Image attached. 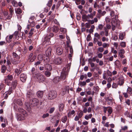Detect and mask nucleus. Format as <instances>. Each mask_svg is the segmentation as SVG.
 Segmentation results:
<instances>
[{"label": "nucleus", "instance_id": "obj_1", "mask_svg": "<svg viewBox=\"0 0 132 132\" xmlns=\"http://www.w3.org/2000/svg\"><path fill=\"white\" fill-rule=\"evenodd\" d=\"M13 107L14 109L16 111L19 112L22 114L18 113L16 114V117L17 120L18 121H21L25 120V117L27 116L26 111L22 108H18L16 105H15Z\"/></svg>", "mask_w": 132, "mask_h": 132}, {"label": "nucleus", "instance_id": "obj_2", "mask_svg": "<svg viewBox=\"0 0 132 132\" xmlns=\"http://www.w3.org/2000/svg\"><path fill=\"white\" fill-rule=\"evenodd\" d=\"M36 75V78L40 82L43 81L45 80V76L40 73H37Z\"/></svg>", "mask_w": 132, "mask_h": 132}, {"label": "nucleus", "instance_id": "obj_3", "mask_svg": "<svg viewBox=\"0 0 132 132\" xmlns=\"http://www.w3.org/2000/svg\"><path fill=\"white\" fill-rule=\"evenodd\" d=\"M57 96L56 91H50L48 95V98L49 100L53 99Z\"/></svg>", "mask_w": 132, "mask_h": 132}, {"label": "nucleus", "instance_id": "obj_4", "mask_svg": "<svg viewBox=\"0 0 132 132\" xmlns=\"http://www.w3.org/2000/svg\"><path fill=\"white\" fill-rule=\"evenodd\" d=\"M65 69V68H63L61 73V78L63 80H64L68 75L69 72L67 71Z\"/></svg>", "mask_w": 132, "mask_h": 132}, {"label": "nucleus", "instance_id": "obj_5", "mask_svg": "<svg viewBox=\"0 0 132 132\" xmlns=\"http://www.w3.org/2000/svg\"><path fill=\"white\" fill-rule=\"evenodd\" d=\"M17 84V80H13L12 83L11 87L10 88V91L14 90Z\"/></svg>", "mask_w": 132, "mask_h": 132}, {"label": "nucleus", "instance_id": "obj_6", "mask_svg": "<svg viewBox=\"0 0 132 132\" xmlns=\"http://www.w3.org/2000/svg\"><path fill=\"white\" fill-rule=\"evenodd\" d=\"M62 62V59L60 57H58L54 59L53 62L54 63L57 65L61 64Z\"/></svg>", "mask_w": 132, "mask_h": 132}, {"label": "nucleus", "instance_id": "obj_7", "mask_svg": "<svg viewBox=\"0 0 132 132\" xmlns=\"http://www.w3.org/2000/svg\"><path fill=\"white\" fill-rule=\"evenodd\" d=\"M125 51L123 49H121L119 52V56L120 57L121 59H122L125 57V56L124 55V54L125 53Z\"/></svg>", "mask_w": 132, "mask_h": 132}, {"label": "nucleus", "instance_id": "obj_8", "mask_svg": "<svg viewBox=\"0 0 132 132\" xmlns=\"http://www.w3.org/2000/svg\"><path fill=\"white\" fill-rule=\"evenodd\" d=\"M118 84L120 86L122 85L124 83V78L123 75H121L119 78Z\"/></svg>", "mask_w": 132, "mask_h": 132}, {"label": "nucleus", "instance_id": "obj_9", "mask_svg": "<svg viewBox=\"0 0 132 132\" xmlns=\"http://www.w3.org/2000/svg\"><path fill=\"white\" fill-rule=\"evenodd\" d=\"M32 102L31 104L33 106H36L38 104V100L36 98H33L31 101Z\"/></svg>", "mask_w": 132, "mask_h": 132}, {"label": "nucleus", "instance_id": "obj_10", "mask_svg": "<svg viewBox=\"0 0 132 132\" xmlns=\"http://www.w3.org/2000/svg\"><path fill=\"white\" fill-rule=\"evenodd\" d=\"M26 76L24 73L21 74L20 76V79L23 82H25L26 79Z\"/></svg>", "mask_w": 132, "mask_h": 132}, {"label": "nucleus", "instance_id": "obj_11", "mask_svg": "<svg viewBox=\"0 0 132 132\" xmlns=\"http://www.w3.org/2000/svg\"><path fill=\"white\" fill-rule=\"evenodd\" d=\"M52 49L50 47H48L45 52V55L47 56H51Z\"/></svg>", "mask_w": 132, "mask_h": 132}, {"label": "nucleus", "instance_id": "obj_12", "mask_svg": "<svg viewBox=\"0 0 132 132\" xmlns=\"http://www.w3.org/2000/svg\"><path fill=\"white\" fill-rule=\"evenodd\" d=\"M44 69L46 70L51 71L52 69V68L50 64H46L45 65Z\"/></svg>", "mask_w": 132, "mask_h": 132}, {"label": "nucleus", "instance_id": "obj_13", "mask_svg": "<svg viewBox=\"0 0 132 132\" xmlns=\"http://www.w3.org/2000/svg\"><path fill=\"white\" fill-rule=\"evenodd\" d=\"M56 52L59 55H61L63 52L62 49L60 47H58L56 49Z\"/></svg>", "mask_w": 132, "mask_h": 132}, {"label": "nucleus", "instance_id": "obj_14", "mask_svg": "<svg viewBox=\"0 0 132 132\" xmlns=\"http://www.w3.org/2000/svg\"><path fill=\"white\" fill-rule=\"evenodd\" d=\"M13 37V35L7 36L6 38V40L7 42L10 43L11 41V39Z\"/></svg>", "mask_w": 132, "mask_h": 132}, {"label": "nucleus", "instance_id": "obj_15", "mask_svg": "<svg viewBox=\"0 0 132 132\" xmlns=\"http://www.w3.org/2000/svg\"><path fill=\"white\" fill-rule=\"evenodd\" d=\"M59 27L58 26H53L52 27V31L55 33H57L59 30Z\"/></svg>", "mask_w": 132, "mask_h": 132}, {"label": "nucleus", "instance_id": "obj_16", "mask_svg": "<svg viewBox=\"0 0 132 132\" xmlns=\"http://www.w3.org/2000/svg\"><path fill=\"white\" fill-rule=\"evenodd\" d=\"M110 15L111 17L114 16L115 19L116 20L118 18L117 15L115 14L114 12L113 11H111Z\"/></svg>", "mask_w": 132, "mask_h": 132}, {"label": "nucleus", "instance_id": "obj_17", "mask_svg": "<svg viewBox=\"0 0 132 132\" xmlns=\"http://www.w3.org/2000/svg\"><path fill=\"white\" fill-rule=\"evenodd\" d=\"M22 70L21 68H20L19 69H16L15 70V72L18 75L21 72Z\"/></svg>", "mask_w": 132, "mask_h": 132}, {"label": "nucleus", "instance_id": "obj_18", "mask_svg": "<svg viewBox=\"0 0 132 132\" xmlns=\"http://www.w3.org/2000/svg\"><path fill=\"white\" fill-rule=\"evenodd\" d=\"M43 91H37V96L39 97L40 98H42L43 95Z\"/></svg>", "mask_w": 132, "mask_h": 132}, {"label": "nucleus", "instance_id": "obj_19", "mask_svg": "<svg viewBox=\"0 0 132 132\" xmlns=\"http://www.w3.org/2000/svg\"><path fill=\"white\" fill-rule=\"evenodd\" d=\"M64 105L63 103L60 104L59 106V110L60 111H62L64 109Z\"/></svg>", "mask_w": 132, "mask_h": 132}, {"label": "nucleus", "instance_id": "obj_20", "mask_svg": "<svg viewBox=\"0 0 132 132\" xmlns=\"http://www.w3.org/2000/svg\"><path fill=\"white\" fill-rule=\"evenodd\" d=\"M20 61L19 60H16L15 59H13L11 60L12 63L14 64H18L20 62Z\"/></svg>", "mask_w": 132, "mask_h": 132}, {"label": "nucleus", "instance_id": "obj_21", "mask_svg": "<svg viewBox=\"0 0 132 132\" xmlns=\"http://www.w3.org/2000/svg\"><path fill=\"white\" fill-rule=\"evenodd\" d=\"M27 96L29 98L33 97L34 95V93H32L30 91H28L27 93Z\"/></svg>", "mask_w": 132, "mask_h": 132}, {"label": "nucleus", "instance_id": "obj_22", "mask_svg": "<svg viewBox=\"0 0 132 132\" xmlns=\"http://www.w3.org/2000/svg\"><path fill=\"white\" fill-rule=\"evenodd\" d=\"M82 19L83 21H88V19H89L87 16V15H86L85 14L83 15H82Z\"/></svg>", "mask_w": 132, "mask_h": 132}, {"label": "nucleus", "instance_id": "obj_23", "mask_svg": "<svg viewBox=\"0 0 132 132\" xmlns=\"http://www.w3.org/2000/svg\"><path fill=\"white\" fill-rule=\"evenodd\" d=\"M13 35V36H14L15 37V38L16 39H18L19 38V32L18 31H15L14 32Z\"/></svg>", "mask_w": 132, "mask_h": 132}, {"label": "nucleus", "instance_id": "obj_24", "mask_svg": "<svg viewBox=\"0 0 132 132\" xmlns=\"http://www.w3.org/2000/svg\"><path fill=\"white\" fill-rule=\"evenodd\" d=\"M15 13L18 14H20L22 13V10L21 9L18 8L15 9Z\"/></svg>", "mask_w": 132, "mask_h": 132}, {"label": "nucleus", "instance_id": "obj_25", "mask_svg": "<svg viewBox=\"0 0 132 132\" xmlns=\"http://www.w3.org/2000/svg\"><path fill=\"white\" fill-rule=\"evenodd\" d=\"M119 24H117V23L116 24L115 23H112V30L113 31H114L115 29V28L116 26L118 27L119 26Z\"/></svg>", "mask_w": 132, "mask_h": 132}, {"label": "nucleus", "instance_id": "obj_26", "mask_svg": "<svg viewBox=\"0 0 132 132\" xmlns=\"http://www.w3.org/2000/svg\"><path fill=\"white\" fill-rule=\"evenodd\" d=\"M12 4L14 7H16L18 6V2L15 1L13 0L12 2Z\"/></svg>", "mask_w": 132, "mask_h": 132}, {"label": "nucleus", "instance_id": "obj_27", "mask_svg": "<svg viewBox=\"0 0 132 132\" xmlns=\"http://www.w3.org/2000/svg\"><path fill=\"white\" fill-rule=\"evenodd\" d=\"M6 66L4 65H2L1 68V72L4 73L5 72L6 70Z\"/></svg>", "mask_w": 132, "mask_h": 132}, {"label": "nucleus", "instance_id": "obj_28", "mask_svg": "<svg viewBox=\"0 0 132 132\" xmlns=\"http://www.w3.org/2000/svg\"><path fill=\"white\" fill-rule=\"evenodd\" d=\"M50 71L46 70L45 72V75L47 77H49L51 75V73L49 71Z\"/></svg>", "mask_w": 132, "mask_h": 132}, {"label": "nucleus", "instance_id": "obj_29", "mask_svg": "<svg viewBox=\"0 0 132 132\" xmlns=\"http://www.w3.org/2000/svg\"><path fill=\"white\" fill-rule=\"evenodd\" d=\"M92 114H90L88 115H85L84 118L88 120L89 119H90L92 117Z\"/></svg>", "mask_w": 132, "mask_h": 132}, {"label": "nucleus", "instance_id": "obj_30", "mask_svg": "<svg viewBox=\"0 0 132 132\" xmlns=\"http://www.w3.org/2000/svg\"><path fill=\"white\" fill-rule=\"evenodd\" d=\"M59 81V78L58 77L54 78L53 80V82L55 83H57Z\"/></svg>", "mask_w": 132, "mask_h": 132}, {"label": "nucleus", "instance_id": "obj_31", "mask_svg": "<svg viewBox=\"0 0 132 132\" xmlns=\"http://www.w3.org/2000/svg\"><path fill=\"white\" fill-rule=\"evenodd\" d=\"M71 65V64L69 63L67 65V66L66 67H64V68H65V70L67 71V72H69V69H70V67Z\"/></svg>", "mask_w": 132, "mask_h": 132}, {"label": "nucleus", "instance_id": "obj_32", "mask_svg": "<svg viewBox=\"0 0 132 132\" xmlns=\"http://www.w3.org/2000/svg\"><path fill=\"white\" fill-rule=\"evenodd\" d=\"M98 12H100V14H101L102 16H104L106 13V12L105 11H102V10L99 9L98 10Z\"/></svg>", "mask_w": 132, "mask_h": 132}, {"label": "nucleus", "instance_id": "obj_33", "mask_svg": "<svg viewBox=\"0 0 132 132\" xmlns=\"http://www.w3.org/2000/svg\"><path fill=\"white\" fill-rule=\"evenodd\" d=\"M132 93V91H129V93H123V95H124V96L126 98H127L128 97L129 94Z\"/></svg>", "mask_w": 132, "mask_h": 132}, {"label": "nucleus", "instance_id": "obj_34", "mask_svg": "<svg viewBox=\"0 0 132 132\" xmlns=\"http://www.w3.org/2000/svg\"><path fill=\"white\" fill-rule=\"evenodd\" d=\"M15 102L19 105L21 106L22 105V102L20 100L18 99Z\"/></svg>", "mask_w": 132, "mask_h": 132}, {"label": "nucleus", "instance_id": "obj_35", "mask_svg": "<svg viewBox=\"0 0 132 132\" xmlns=\"http://www.w3.org/2000/svg\"><path fill=\"white\" fill-rule=\"evenodd\" d=\"M67 119V116H65L63 117L61 119L63 123H65Z\"/></svg>", "mask_w": 132, "mask_h": 132}, {"label": "nucleus", "instance_id": "obj_36", "mask_svg": "<svg viewBox=\"0 0 132 132\" xmlns=\"http://www.w3.org/2000/svg\"><path fill=\"white\" fill-rule=\"evenodd\" d=\"M64 89L65 91H69V89H70L71 91H72L73 90V89L72 88H70L69 86H65Z\"/></svg>", "mask_w": 132, "mask_h": 132}, {"label": "nucleus", "instance_id": "obj_37", "mask_svg": "<svg viewBox=\"0 0 132 132\" xmlns=\"http://www.w3.org/2000/svg\"><path fill=\"white\" fill-rule=\"evenodd\" d=\"M128 128V127L127 126L122 127H121V129L120 130V131H125Z\"/></svg>", "mask_w": 132, "mask_h": 132}, {"label": "nucleus", "instance_id": "obj_38", "mask_svg": "<svg viewBox=\"0 0 132 132\" xmlns=\"http://www.w3.org/2000/svg\"><path fill=\"white\" fill-rule=\"evenodd\" d=\"M52 0H49L47 4V5L49 7H51L52 4Z\"/></svg>", "mask_w": 132, "mask_h": 132}, {"label": "nucleus", "instance_id": "obj_39", "mask_svg": "<svg viewBox=\"0 0 132 132\" xmlns=\"http://www.w3.org/2000/svg\"><path fill=\"white\" fill-rule=\"evenodd\" d=\"M119 38L121 40L123 39L124 35L122 33H121L119 34Z\"/></svg>", "mask_w": 132, "mask_h": 132}, {"label": "nucleus", "instance_id": "obj_40", "mask_svg": "<svg viewBox=\"0 0 132 132\" xmlns=\"http://www.w3.org/2000/svg\"><path fill=\"white\" fill-rule=\"evenodd\" d=\"M5 83L7 84V85H10V82L9 81V80L7 78H6L5 79Z\"/></svg>", "mask_w": 132, "mask_h": 132}, {"label": "nucleus", "instance_id": "obj_41", "mask_svg": "<svg viewBox=\"0 0 132 132\" xmlns=\"http://www.w3.org/2000/svg\"><path fill=\"white\" fill-rule=\"evenodd\" d=\"M83 112L81 110H80V112L78 114V116L80 118L82 117V116L83 115Z\"/></svg>", "mask_w": 132, "mask_h": 132}, {"label": "nucleus", "instance_id": "obj_42", "mask_svg": "<svg viewBox=\"0 0 132 132\" xmlns=\"http://www.w3.org/2000/svg\"><path fill=\"white\" fill-rule=\"evenodd\" d=\"M8 79L11 81L13 79V77L12 75H9L7 76V78Z\"/></svg>", "mask_w": 132, "mask_h": 132}, {"label": "nucleus", "instance_id": "obj_43", "mask_svg": "<svg viewBox=\"0 0 132 132\" xmlns=\"http://www.w3.org/2000/svg\"><path fill=\"white\" fill-rule=\"evenodd\" d=\"M108 108L109 109L108 110V112L109 114H110L112 112V108L110 107H108Z\"/></svg>", "mask_w": 132, "mask_h": 132}, {"label": "nucleus", "instance_id": "obj_44", "mask_svg": "<svg viewBox=\"0 0 132 132\" xmlns=\"http://www.w3.org/2000/svg\"><path fill=\"white\" fill-rule=\"evenodd\" d=\"M94 36L95 37L97 38L98 39H100V35L97 33H96L94 34Z\"/></svg>", "mask_w": 132, "mask_h": 132}, {"label": "nucleus", "instance_id": "obj_45", "mask_svg": "<svg viewBox=\"0 0 132 132\" xmlns=\"http://www.w3.org/2000/svg\"><path fill=\"white\" fill-rule=\"evenodd\" d=\"M120 45L122 47H125L126 46V43L125 42H122L120 43Z\"/></svg>", "mask_w": 132, "mask_h": 132}, {"label": "nucleus", "instance_id": "obj_46", "mask_svg": "<svg viewBox=\"0 0 132 132\" xmlns=\"http://www.w3.org/2000/svg\"><path fill=\"white\" fill-rule=\"evenodd\" d=\"M8 92L6 91L3 94V95L4 96V98L5 99H7L8 97Z\"/></svg>", "mask_w": 132, "mask_h": 132}, {"label": "nucleus", "instance_id": "obj_47", "mask_svg": "<svg viewBox=\"0 0 132 132\" xmlns=\"http://www.w3.org/2000/svg\"><path fill=\"white\" fill-rule=\"evenodd\" d=\"M124 114L127 117H130V114L128 111H126L125 112Z\"/></svg>", "mask_w": 132, "mask_h": 132}, {"label": "nucleus", "instance_id": "obj_48", "mask_svg": "<svg viewBox=\"0 0 132 132\" xmlns=\"http://www.w3.org/2000/svg\"><path fill=\"white\" fill-rule=\"evenodd\" d=\"M38 59L39 61H42L43 59L42 55L40 54L38 55Z\"/></svg>", "mask_w": 132, "mask_h": 132}, {"label": "nucleus", "instance_id": "obj_49", "mask_svg": "<svg viewBox=\"0 0 132 132\" xmlns=\"http://www.w3.org/2000/svg\"><path fill=\"white\" fill-rule=\"evenodd\" d=\"M100 12H98V13H97L96 16L99 19H100L102 16L101 14H100Z\"/></svg>", "mask_w": 132, "mask_h": 132}, {"label": "nucleus", "instance_id": "obj_50", "mask_svg": "<svg viewBox=\"0 0 132 132\" xmlns=\"http://www.w3.org/2000/svg\"><path fill=\"white\" fill-rule=\"evenodd\" d=\"M98 50L100 52L102 53L104 51V49L103 47H99L98 48Z\"/></svg>", "mask_w": 132, "mask_h": 132}, {"label": "nucleus", "instance_id": "obj_51", "mask_svg": "<svg viewBox=\"0 0 132 132\" xmlns=\"http://www.w3.org/2000/svg\"><path fill=\"white\" fill-rule=\"evenodd\" d=\"M102 46L103 48H106L107 47L109 46V45L106 43H104L102 45Z\"/></svg>", "mask_w": 132, "mask_h": 132}, {"label": "nucleus", "instance_id": "obj_52", "mask_svg": "<svg viewBox=\"0 0 132 132\" xmlns=\"http://www.w3.org/2000/svg\"><path fill=\"white\" fill-rule=\"evenodd\" d=\"M72 54H69L68 56V59H69V60L70 61H71L72 60Z\"/></svg>", "mask_w": 132, "mask_h": 132}, {"label": "nucleus", "instance_id": "obj_53", "mask_svg": "<svg viewBox=\"0 0 132 132\" xmlns=\"http://www.w3.org/2000/svg\"><path fill=\"white\" fill-rule=\"evenodd\" d=\"M55 108L54 107H52L51 108L49 112L50 113H52L54 111Z\"/></svg>", "mask_w": 132, "mask_h": 132}, {"label": "nucleus", "instance_id": "obj_54", "mask_svg": "<svg viewBox=\"0 0 132 132\" xmlns=\"http://www.w3.org/2000/svg\"><path fill=\"white\" fill-rule=\"evenodd\" d=\"M12 14H10L7 16V17L6 18V20H10L12 18Z\"/></svg>", "mask_w": 132, "mask_h": 132}, {"label": "nucleus", "instance_id": "obj_55", "mask_svg": "<svg viewBox=\"0 0 132 132\" xmlns=\"http://www.w3.org/2000/svg\"><path fill=\"white\" fill-rule=\"evenodd\" d=\"M125 102L129 106L130 105V101L129 99H127L126 100Z\"/></svg>", "mask_w": 132, "mask_h": 132}, {"label": "nucleus", "instance_id": "obj_56", "mask_svg": "<svg viewBox=\"0 0 132 132\" xmlns=\"http://www.w3.org/2000/svg\"><path fill=\"white\" fill-rule=\"evenodd\" d=\"M29 104H30V103L27 102L25 103L26 105L27 109L30 108H31Z\"/></svg>", "mask_w": 132, "mask_h": 132}, {"label": "nucleus", "instance_id": "obj_57", "mask_svg": "<svg viewBox=\"0 0 132 132\" xmlns=\"http://www.w3.org/2000/svg\"><path fill=\"white\" fill-rule=\"evenodd\" d=\"M9 11L10 14H13V12H14V9L12 7H10L9 8Z\"/></svg>", "mask_w": 132, "mask_h": 132}, {"label": "nucleus", "instance_id": "obj_58", "mask_svg": "<svg viewBox=\"0 0 132 132\" xmlns=\"http://www.w3.org/2000/svg\"><path fill=\"white\" fill-rule=\"evenodd\" d=\"M87 16H88L89 19H90L91 18L92 19L93 18L94 16L93 15L92 13H90V14H88L87 15Z\"/></svg>", "mask_w": 132, "mask_h": 132}, {"label": "nucleus", "instance_id": "obj_59", "mask_svg": "<svg viewBox=\"0 0 132 132\" xmlns=\"http://www.w3.org/2000/svg\"><path fill=\"white\" fill-rule=\"evenodd\" d=\"M115 64L117 66H119L120 65V62L118 60H116Z\"/></svg>", "mask_w": 132, "mask_h": 132}, {"label": "nucleus", "instance_id": "obj_60", "mask_svg": "<svg viewBox=\"0 0 132 132\" xmlns=\"http://www.w3.org/2000/svg\"><path fill=\"white\" fill-rule=\"evenodd\" d=\"M13 56L14 57L16 58L19 57L18 55L15 52H13L12 53Z\"/></svg>", "mask_w": 132, "mask_h": 132}, {"label": "nucleus", "instance_id": "obj_61", "mask_svg": "<svg viewBox=\"0 0 132 132\" xmlns=\"http://www.w3.org/2000/svg\"><path fill=\"white\" fill-rule=\"evenodd\" d=\"M90 34H88L86 38V40L87 41H89L90 40Z\"/></svg>", "mask_w": 132, "mask_h": 132}, {"label": "nucleus", "instance_id": "obj_62", "mask_svg": "<svg viewBox=\"0 0 132 132\" xmlns=\"http://www.w3.org/2000/svg\"><path fill=\"white\" fill-rule=\"evenodd\" d=\"M49 115V114L48 113H46V114H44L42 116V117L43 118H44L46 117H48Z\"/></svg>", "mask_w": 132, "mask_h": 132}, {"label": "nucleus", "instance_id": "obj_63", "mask_svg": "<svg viewBox=\"0 0 132 132\" xmlns=\"http://www.w3.org/2000/svg\"><path fill=\"white\" fill-rule=\"evenodd\" d=\"M103 26L102 24H99L98 26V28L99 29L101 30L103 28Z\"/></svg>", "mask_w": 132, "mask_h": 132}, {"label": "nucleus", "instance_id": "obj_64", "mask_svg": "<svg viewBox=\"0 0 132 132\" xmlns=\"http://www.w3.org/2000/svg\"><path fill=\"white\" fill-rule=\"evenodd\" d=\"M80 85L82 86H84L86 84V81H83L82 82H81L80 83Z\"/></svg>", "mask_w": 132, "mask_h": 132}]
</instances>
